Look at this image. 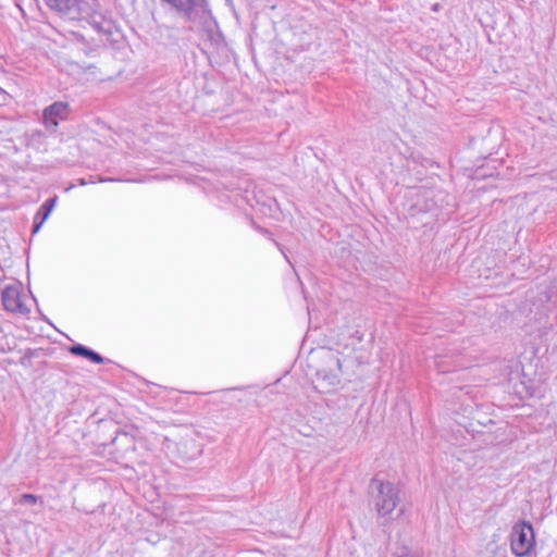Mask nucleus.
Wrapping results in <instances>:
<instances>
[{"label": "nucleus", "mask_w": 557, "mask_h": 557, "mask_svg": "<svg viewBox=\"0 0 557 557\" xmlns=\"http://www.w3.org/2000/svg\"><path fill=\"white\" fill-rule=\"evenodd\" d=\"M5 100V92L4 90L0 87V103L3 102Z\"/></svg>", "instance_id": "nucleus-17"}, {"label": "nucleus", "mask_w": 557, "mask_h": 557, "mask_svg": "<svg viewBox=\"0 0 557 557\" xmlns=\"http://www.w3.org/2000/svg\"><path fill=\"white\" fill-rule=\"evenodd\" d=\"M70 104L64 101H55L42 111L41 122L46 129L55 133L60 122L66 121L70 116Z\"/></svg>", "instance_id": "nucleus-7"}, {"label": "nucleus", "mask_w": 557, "mask_h": 557, "mask_svg": "<svg viewBox=\"0 0 557 557\" xmlns=\"http://www.w3.org/2000/svg\"><path fill=\"white\" fill-rule=\"evenodd\" d=\"M34 299L27 295H22L16 287H7L2 292V304L4 310L10 313H29L32 308L29 304Z\"/></svg>", "instance_id": "nucleus-6"}, {"label": "nucleus", "mask_w": 557, "mask_h": 557, "mask_svg": "<svg viewBox=\"0 0 557 557\" xmlns=\"http://www.w3.org/2000/svg\"><path fill=\"white\" fill-rule=\"evenodd\" d=\"M69 351L76 357H81L84 359L89 360L92 363L101 364L104 362H110V360L102 357L99 352L92 350L91 348L82 345V344H74L69 347Z\"/></svg>", "instance_id": "nucleus-10"}, {"label": "nucleus", "mask_w": 557, "mask_h": 557, "mask_svg": "<svg viewBox=\"0 0 557 557\" xmlns=\"http://www.w3.org/2000/svg\"><path fill=\"white\" fill-rule=\"evenodd\" d=\"M65 48L67 71L79 81L91 82L100 79L97 58L99 49L90 46L83 35L70 32Z\"/></svg>", "instance_id": "nucleus-2"}, {"label": "nucleus", "mask_w": 557, "mask_h": 557, "mask_svg": "<svg viewBox=\"0 0 557 557\" xmlns=\"http://www.w3.org/2000/svg\"><path fill=\"white\" fill-rule=\"evenodd\" d=\"M370 487L376 490V495L374 496L376 512L383 517L392 513L400 502L397 485L389 481H381L373 478L370 482Z\"/></svg>", "instance_id": "nucleus-4"}, {"label": "nucleus", "mask_w": 557, "mask_h": 557, "mask_svg": "<svg viewBox=\"0 0 557 557\" xmlns=\"http://www.w3.org/2000/svg\"><path fill=\"white\" fill-rule=\"evenodd\" d=\"M309 368L314 371L318 383L327 391L339 383L342 362L338 352L333 349H320L310 356Z\"/></svg>", "instance_id": "nucleus-3"}, {"label": "nucleus", "mask_w": 557, "mask_h": 557, "mask_svg": "<svg viewBox=\"0 0 557 557\" xmlns=\"http://www.w3.org/2000/svg\"><path fill=\"white\" fill-rule=\"evenodd\" d=\"M112 446L116 458L121 459H127L128 455L136 450L135 438L127 433L116 435L112 441Z\"/></svg>", "instance_id": "nucleus-9"}, {"label": "nucleus", "mask_w": 557, "mask_h": 557, "mask_svg": "<svg viewBox=\"0 0 557 557\" xmlns=\"http://www.w3.org/2000/svg\"><path fill=\"white\" fill-rule=\"evenodd\" d=\"M45 2L51 11L64 20L86 21L99 34H112L114 24L102 13L98 0H45Z\"/></svg>", "instance_id": "nucleus-1"}, {"label": "nucleus", "mask_w": 557, "mask_h": 557, "mask_svg": "<svg viewBox=\"0 0 557 557\" xmlns=\"http://www.w3.org/2000/svg\"><path fill=\"white\" fill-rule=\"evenodd\" d=\"M35 321L40 322V323H47V324H49V325H52V324L47 320V317H46V315H44V314L36 315V317H35Z\"/></svg>", "instance_id": "nucleus-15"}, {"label": "nucleus", "mask_w": 557, "mask_h": 557, "mask_svg": "<svg viewBox=\"0 0 557 557\" xmlns=\"http://www.w3.org/2000/svg\"><path fill=\"white\" fill-rule=\"evenodd\" d=\"M38 500V497L34 494H28V493H25V494H22L20 499H18V503L21 505H35Z\"/></svg>", "instance_id": "nucleus-12"}, {"label": "nucleus", "mask_w": 557, "mask_h": 557, "mask_svg": "<svg viewBox=\"0 0 557 557\" xmlns=\"http://www.w3.org/2000/svg\"><path fill=\"white\" fill-rule=\"evenodd\" d=\"M57 202V197L48 199L37 211L33 225V233H37L44 222L47 220L51 211L53 210Z\"/></svg>", "instance_id": "nucleus-11"}, {"label": "nucleus", "mask_w": 557, "mask_h": 557, "mask_svg": "<svg viewBox=\"0 0 557 557\" xmlns=\"http://www.w3.org/2000/svg\"><path fill=\"white\" fill-rule=\"evenodd\" d=\"M368 332L372 336V332H370L363 315H351V319L345 325L343 334L349 338L362 342Z\"/></svg>", "instance_id": "nucleus-8"}, {"label": "nucleus", "mask_w": 557, "mask_h": 557, "mask_svg": "<svg viewBox=\"0 0 557 557\" xmlns=\"http://www.w3.org/2000/svg\"><path fill=\"white\" fill-rule=\"evenodd\" d=\"M437 370H438L440 372H442V373L450 372V370H449V369L444 368V367L442 366V363H441V362H437Z\"/></svg>", "instance_id": "nucleus-16"}, {"label": "nucleus", "mask_w": 557, "mask_h": 557, "mask_svg": "<svg viewBox=\"0 0 557 557\" xmlns=\"http://www.w3.org/2000/svg\"><path fill=\"white\" fill-rule=\"evenodd\" d=\"M34 355H35V351H34L33 349L28 348V349L25 351L24 356L21 358V363H22L23 366H25V364H26V362H28V363H29V362H30V359L34 357Z\"/></svg>", "instance_id": "nucleus-13"}, {"label": "nucleus", "mask_w": 557, "mask_h": 557, "mask_svg": "<svg viewBox=\"0 0 557 557\" xmlns=\"http://www.w3.org/2000/svg\"><path fill=\"white\" fill-rule=\"evenodd\" d=\"M510 537L511 552L517 557L528 556L535 545L534 529L529 521L516 523Z\"/></svg>", "instance_id": "nucleus-5"}, {"label": "nucleus", "mask_w": 557, "mask_h": 557, "mask_svg": "<svg viewBox=\"0 0 557 557\" xmlns=\"http://www.w3.org/2000/svg\"><path fill=\"white\" fill-rule=\"evenodd\" d=\"M398 557H422L418 553L410 552L407 547H403L401 553Z\"/></svg>", "instance_id": "nucleus-14"}]
</instances>
